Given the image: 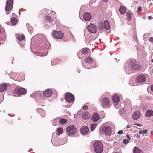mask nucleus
Returning a JSON list of instances; mask_svg holds the SVG:
<instances>
[{
	"label": "nucleus",
	"instance_id": "nucleus-5",
	"mask_svg": "<svg viewBox=\"0 0 153 153\" xmlns=\"http://www.w3.org/2000/svg\"><path fill=\"white\" fill-rule=\"evenodd\" d=\"M52 34L53 36L57 39H61L63 36V34L61 31H53Z\"/></svg>",
	"mask_w": 153,
	"mask_h": 153
},
{
	"label": "nucleus",
	"instance_id": "nucleus-9",
	"mask_svg": "<svg viewBox=\"0 0 153 153\" xmlns=\"http://www.w3.org/2000/svg\"><path fill=\"white\" fill-rule=\"evenodd\" d=\"M88 30L90 33H95L96 32L97 27L96 26L92 24H90L87 27Z\"/></svg>",
	"mask_w": 153,
	"mask_h": 153
},
{
	"label": "nucleus",
	"instance_id": "nucleus-3",
	"mask_svg": "<svg viewBox=\"0 0 153 153\" xmlns=\"http://www.w3.org/2000/svg\"><path fill=\"white\" fill-rule=\"evenodd\" d=\"M136 61L135 59L131 60L129 63V66L131 67V69L132 70H138L140 69V65L136 64Z\"/></svg>",
	"mask_w": 153,
	"mask_h": 153
},
{
	"label": "nucleus",
	"instance_id": "nucleus-12",
	"mask_svg": "<svg viewBox=\"0 0 153 153\" xmlns=\"http://www.w3.org/2000/svg\"><path fill=\"white\" fill-rule=\"evenodd\" d=\"M89 129L87 127L83 126L80 128L81 132L83 135H86L88 133Z\"/></svg>",
	"mask_w": 153,
	"mask_h": 153
},
{
	"label": "nucleus",
	"instance_id": "nucleus-43",
	"mask_svg": "<svg viewBox=\"0 0 153 153\" xmlns=\"http://www.w3.org/2000/svg\"><path fill=\"white\" fill-rule=\"evenodd\" d=\"M139 133L140 134H141L142 133V131H139Z\"/></svg>",
	"mask_w": 153,
	"mask_h": 153
},
{
	"label": "nucleus",
	"instance_id": "nucleus-40",
	"mask_svg": "<svg viewBox=\"0 0 153 153\" xmlns=\"http://www.w3.org/2000/svg\"><path fill=\"white\" fill-rule=\"evenodd\" d=\"M134 125H137V126H141V125L140 124H137V123H136V124H134Z\"/></svg>",
	"mask_w": 153,
	"mask_h": 153
},
{
	"label": "nucleus",
	"instance_id": "nucleus-45",
	"mask_svg": "<svg viewBox=\"0 0 153 153\" xmlns=\"http://www.w3.org/2000/svg\"><path fill=\"white\" fill-rule=\"evenodd\" d=\"M130 128L129 126V125H127L126 126V128L128 129Z\"/></svg>",
	"mask_w": 153,
	"mask_h": 153
},
{
	"label": "nucleus",
	"instance_id": "nucleus-44",
	"mask_svg": "<svg viewBox=\"0 0 153 153\" xmlns=\"http://www.w3.org/2000/svg\"><path fill=\"white\" fill-rule=\"evenodd\" d=\"M152 17L150 16H148V19H150L151 18H152Z\"/></svg>",
	"mask_w": 153,
	"mask_h": 153
},
{
	"label": "nucleus",
	"instance_id": "nucleus-34",
	"mask_svg": "<svg viewBox=\"0 0 153 153\" xmlns=\"http://www.w3.org/2000/svg\"><path fill=\"white\" fill-rule=\"evenodd\" d=\"M82 109L84 110H86L88 109V107L87 106L84 105L83 106Z\"/></svg>",
	"mask_w": 153,
	"mask_h": 153
},
{
	"label": "nucleus",
	"instance_id": "nucleus-15",
	"mask_svg": "<svg viewBox=\"0 0 153 153\" xmlns=\"http://www.w3.org/2000/svg\"><path fill=\"white\" fill-rule=\"evenodd\" d=\"M140 115L139 111H136L133 114L132 118L134 120H137L140 117Z\"/></svg>",
	"mask_w": 153,
	"mask_h": 153
},
{
	"label": "nucleus",
	"instance_id": "nucleus-52",
	"mask_svg": "<svg viewBox=\"0 0 153 153\" xmlns=\"http://www.w3.org/2000/svg\"><path fill=\"white\" fill-rule=\"evenodd\" d=\"M78 72L79 73H80V71H78Z\"/></svg>",
	"mask_w": 153,
	"mask_h": 153
},
{
	"label": "nucleus",
	"instance_id": "nucleus-41",
	"mask_svg": "<svg viewBox=\"0 0 153 153\" xmlns=\"http://www.w3.org/2000/svg\"><path fill=\"white\" fill-rule=\"evenodd\" d=\"M151 89L152 91L153 92V85L151 86Z\"/></svg>",
	"mask_w": 153,
	"mask_h": 153
},
{
	"label": "nucleus",
	"instance_id": "nucleus-8",
	"mask_svg": "<svg viewBox=\"0 0 153 153\" xmlns=\"http://www.w3.org/2000/svg\"><path fill=\"white\" fill-rule=\"evenodd\" d=\"M65 98L67 101L69 102H71L74 101V98L72 94L70 93H68L66 94Z\"/></svg>",
	"mask_w": 153,
	"mask_h": 153
},
{
	"label": "nucleus",
	"instance_id": "nucleus-14",
	"mask_svg": "<svg viewBox=\"0 0 153 153\" xmlns=\"http://www.w3.org/2000/svg\"><path fill=\"white\" fill-rule=\"evenodd\" d=\"M52 93L51 90L49 89L43 92V94L45 97H48L51 96Z\"/></svg>",
	"mask_w": 153,
	"mask_h": 153
},
{
	"label": "nucleus",
	"instance_id": "nucleus-36",
	"mask_svg": "<svg viewBox=\"0 0 153 153\" xmlns=\"http://www.w3.org/2000/svg\"><path fill=\"white\" fill-rule=\"evenodd\" d=\"M147 132V130L146 129H145V130L143 131H142V134H146Z\"/></svg>",
	"mask_w": 153,
	"mask_h": 153
},
{
	"label": "nucleus",
	"instance_id": "nucleus-25",
	"mask_svg": "<svg viewBox=\"0 0 153 153\" xmlns=\"http://www.w3.org/2000/svg\"><path fill=\"white\" fill-rule=\"evenodd\" d=\"M88 48H83L82 50V53L84 54H86L88 53Z\"/></svg>",
	"mask_w": 153,
	"mask_h": 153
},
{
	"label": "nucleus",
	"instance_id": "nucleus-48",
	"mask_svg": "<svg viewBox=\"0 0 153 153\" xmlns=\"http://www.w3.org/2000/svg\"><path fill=\"white\" fill-rule=\"evenodd\" d=\"M129 139H127V140H126V142H127V143H128V141H129Z\"/></svg>",
	"mask_w": 153,
	"mask_h": 153
},
{
	"label": "nucleus",
	"instance_id": "nucleus-49",
	"mask_svg": "<svg viewBox=\"0 0 153 153\" xmlns=\"http://www.w3.org/2000/svg\"><path fill=\"white\" fill-rule=\"evenodd\" d=\"M53 61L52 62H51V64H52V65H53Z\"/></svg>",
	"mask_w": 153,
	"mask_h": 153
},
{
	"label": "nucleus",
	"instance_id": "nucleus-16",
	"mask_svg": "<svg viewBox=\"0 0 153 153\" xmlns=\"http://www.w3.org/2000/svg\"><path fill=\"white\" fill-rule=\"evenodd\" d=\"M90 116V114L86 111L83 112L82 114V118L84 120H87L89 119Z\"/></svg>",
	"mask_w": 153,
	"mask_h": 153
},
{
	"label": "nucleus",
	"instance_id": "nucleus-33",
	"mask_svg": "<svg viewBox=\"0 0 153 153\" xmlns=\"http://www.w3.org/2000/svg\"><path fill=\"white\" fill-rule=\"evenodd\" d=\"M57 132L59 134V135L61 134L63 132V129L61 128H59L57 129Z\"/></svg>",
	"mask_w": 153,
	"mask_h": 153
},
{
	"label": "nucleus",
	"instance_id": "nucleus-27",
	"mask_svg": "<svg viewBox=\"0 0 153 153\" xmlns=\"http://www.w3.org/2000/svg\"><path fill=\"white\" fill-rule=\"evenodd\" d=\"M97 125V124L95 123H93L91 125V129L92 131L94 130Z\"/></svg>",
	"mask_w": 153,
	"mask_h": 153
},
{
	"label": "nucleus",
	"instance_id": "nucleus-6",
	"mask_svg": "<svg viewBox=\"0 0 153 153\" xmlns=\"http://www.w3.org/2000/svg\"><path fill=\"white\" fill-rule=\"evenodd\" d=\"M13 6V0H7L6 3L5 10L7 11H10Z\"/></svg>",
	"mask_w": 153,
	"mask_h": 153
},
{
	"label": "nucleus",
	"instance_id": "nucleus-32",
	"mask_svg": "<svg viewBox=\"0 0 153 153\" xmlns=\"http://www.w3.org/2000/svg\"><path fill=\"white\" fill-rule=\"evenodd\" d=\"M46 20L51 22L53 21V19L51 18V17L50 16H47L45 17Z\"/></svg>",
	"mask_w": 153,
	"mask_h": 153
},
{
	"label": "nucleus",
	"instance_id": "nucleus-35",
	"mask_svg": "<svg viewBox=\"0 0 153 153\" xmlns=\"http://www.w3.org/2000/svg\"><path fill=\"white\" fill-rule=\"evenodd\" d=\"M117 133L119 134H121L123 133V131L122 130H120L118 131Z\"/></svg>",
	"mask_w": 153,
	"mask_h": 153
},
{
	"label": "nucleus",
	"instance_id": "nucleus-51",
	"mask_svg": "<svg viewBox=\"0 0 153 153\" xmlns=\"http://www.w3.org/2000/svg\"><path fill=\"white\" fill-rule=\"evenodd\" d=\"M151 61H152V62H153V59H152L151 60Z\"/></svg>",
	"mask_w": 153,
	"mask_h": 153
},
{
	"label": "nucleus",
	"instance_id": "nucleus-30",
	"mask_svg": "<svg viewBox=\"0 0 153 153\" xmlns=\"http://www.w3.org/2000/svg\"><path fill=\"white\" fill-rule=\"evenodd\" d=\"M92 61V60L91 58L88 57L85 58V62L87 63H91Z\"/></svg>",
	"mask_w": 153,
	"mask_h": 153
},
{
	"label": "nucleus",
	"instance_id": "nucleus-11",
	"mask_svg": "<svg viewBox=\"0 0 153 153\" xmlns=\"http://www.w3.org/2000/svg\"><path fill=\"white\" fill-rule=\"evenodd\" d=\"M83 18L86 21H89L91 19L92 16L89 12H86L84 13Z\"/></svg>",
	"mask_w": 153,
	"mask_h": 153
},
{
	"label": "nucleus",
	"instance_id": "nucleus-53",
	"mask_svg": "<svg viewBox=\"0 0 153 153\" xmlns=\"http://www.w3.org/2000/svg\"><path fill=\"white\" fill-rule=\"evenodd\" d=\"M13 94H14V95H15V94H14V92L13 93Z\"/></svg>",
	"mask_w": 153,
	"mask_h": 153
},
{
	"label": "nucleus",
	"instance_id": "nucleus-38",
	"mask_svg": "<svg viewBox=\"0 0 153 153\" xmlns=\"http://www.w3.org/2000/svg\"><path fill=\"white\" fill-rule=\"evenodd\" d=\"M138 10L139 11H140L141 10V7H139L138 8Z\"/></svg>",
	"mask_w": 153,
	"mask_h": 153
},
{
	"label": "nucleus",
	"instance_id": "nucleus-31",
	"mask_svg": "<svg viewBox=\"0 0 153 153\" xmlns=\"http://www.w3.org/2000/svg\"><path fill=\"white\" fill-rule=\"evenodd\" d=\"M17 38L19 40H22L24 39L25 36L24 35H19L17 37Z\"/></svg>",
	"mask_w": 153,
	"mask_h": 153
},
{
	"label": "nucleus",
	"instance_id": "nucleus-20",
	"mask_svg": "<svg viewBox=\"0 0 153 153\" xmlns=\"http://www.w3.org/2000/svg\"><path fill=\"white\" fill-rule=\"evenodd\" d=\"M112 100L114 102L117 104L119 101L118 97L116 95H114L112 98Z\"/></svg>",
	"mask_w": 153,
	"mask_h": 153
},
{
	"label": "nucleus",
	"instance_id": "nucleus-26",
	"mask_svg": "<svg viewBox=\"0 0 153 153\" xmlns=\"http://www.w3.org/2000/svg\"><path fill=\"white\" fill-rule=\"evenodd\" d=\"M59 123L61 124H65L67 123V120L65 119L62 118L59 120Z\"/></svg>",
	"mask_w": 153,
	"mask_h": 153
},
{
	"label": "nucleus",
	"instance_id": "nucleus-2",
	"mask_svg": "<svg viewBox=\"0 0 153 153\" xmlns=\"http://www.w3.org/2000/svg\"><path fill=\"white\" fill-rule=\"evenodd\" d=\"M66 130L68 133L69 136L75 134L77 131V129L74 127V125H70L66 128Z\"/></svg>",
	"mask_w": 153,
	"mask_h": 153
},
{
	"label": "nucleus",
	"instance_id": "nucleus-23",
	"mask_svg": "<svg viewBox=\"0 0 153 153\" xmlns=\"http://www.w3.org/2000/svg\"><path fill=\"white\" fill-rule=\"evenodd\" d=\"M134 153H143V152L137 147H134L133 149Z\"/></svg>",
	"mask_w": 153,
	"mask_h": 153
},
{
	"label": "nucleus",
	"instance_id": "nucleus-18",
	"mask_svg": "<svg viewBox=\"0 0 153 153\" xmlns=\"http://www.w3.org/2000/svg\"><path fill=\"white\" fill-rule=\"evenodd\" d=\"M99 117L98 114L95 113L93 114L92 120L94 122H97L99 119Z\"/></svg>",
	"mask_w": 153,
	"mask_h": 153
},
{
	"label": "nucleus",
	"instance_id": "nucleus-42",
	"mask_svg": "<svg viewBox=\"0 0 153 153\" xmlns=\"http://www.w3.org/2000/svg\"><path fill=\"white\" fill-rule=\"evenodd\" d=\"M127 138H128L129 140H130V138L128 134H127L126 136Z\"/></svg>",
	"mask_w": 153,
	"mask_h": 153
},
{
	"label": "nucleus",
	"instance_id": "nucleus-10",
	"mask_svg": "<svg viewBox=\"0 0 153 153\" xmlns=\"http://www.w3.org/2000/svg\"><path fill=\"white\" fill-rule=\"evenodd\" d=\"M146 79L145 76L143 75H140L138 76L136 78V81L137 82L142 83L146 81Z\"/></svg>",
	"mask_w": 153,
	"mask_h": 153
},
{
	"label": "nucleus",
	"instance_id": "nucleus-39",
	"mask_svg": "<svg viewBox=\"0 0 153 153\" xmlns=\"http://www.w3.org/2000/svg\"><path fill=\"white\" fill-rule=\"evenodd\" d=\"M123 143H124V144H126V143H127V142H126V140L125 139H124L123 140Z\"/></svg>",
	"mask_w": 153,
	"mask_h": 153
},
{
	"label": "nucleus",
	"instance_id": "nucleus-4",
	"mask_svg": "<svg viewBox=\"0 0 153 153\" xmlns=\"http://www.w3.org/2000/svg\"><path fill=\"white\" fill-rule=\"evenodd\" d=\"M101 134L104 133L106 135H110L111 132V129L109 126H105L100 130Z\"/></svg>",
	"mask_w": 153,
	"mask_h": 153
},
{
	"label": "nucleus",
	"instance_id": "nucleus-47",
	"mask_svg": "<svg viewBox=\"0 0 153 153\" xmlns=\"http://www.w3.org/2000/svg\"><path fill=\"white\" fill-rule=\"evenodd\" d=\"M34 94H32L31 95H30V97H33V95Z\"/></svg>",
	"mask_w": 153,
	"mask_h": 153
},
{
	"label": "nucleus",
	"instance_id": "nucleus-7",
	"mask_svg": "<svg viewBox=\"0 0 153 153\" xmlns=\"http://www.w3.org/2000/svg\"><path fill=\"white\" fill-rule=\"evenodd\" d=\"M102 106L105 108H107L110 104L109 100L107 97H104L101 100Z\"/></svg>",
	"mask_w": 153,
	"mask_h": 153
},
{
	"label": "nucleus",
	"instance_id": "nucleus-29",
	"mask_svg": "<svg viewBox=\"0 0 153 153\" xmlns=\"http://www.w3.org/2000/svg\"><path fill=\"white\" fill-rule=\"evenodd\" d=\"M17 21L16 18L14 17H13L11 18V22L12 24H16L17 23Z\"/></svg>",
	"mask_w": 153,
	"mask_h": 153
},
{
	"label": "nucleus",
	"instance_id": "nucleus-17",
	"mask_svg": "<svg viewBox=\"0 0 153 153\" xmlns=\"http://www.w3.org/2000/svg\"><path fill=\"white\" fill-rule=\"evenodd\" d=\"M7 85L6 83H3L0 85V92H3L7 88Z\"/></svg>",
	"mask_w": 153,
	"mask_h": 153
},
{
	"label": "nucleus",
	"instance_id": "nucleus-37",
	"mask_svg": "<svg viewBox=\"0 0 153 153\" xmlns=\"http://www.w3.org/2000/svg\"><path fill=\"white\" fill-rule=\"evenodd\" d=\"M150 41L152 42H153V38L152 37H150L149 38Z\"/></svg>",
	"mask_w": 153,
	"mask_h": 153
},
{
	"label": "nucleus",
	"instance_id": "nucleus-46",
	"mask_svg": "<svg viewBox=\"0 0 153 153\" xmlns=\"http://www.w3.org/2000/svg\"><path fill=\"white\" fill-rule=\"evenodd\" d=\"M102 1L105 2H107L108 0H102Z\"/></svg>",
	"mask_w": 153,
	"mask_h": 153
},
{
	"label": "nucleus",
	"instance_id": "nucleus-28",
	"mask_svg": "<svg viewBox=\"0 0 153 153\" xmlns=\"http://www.w3.org/2000/svg\"><path fill=\"white\" fill-rule=\"evenodd\" d=\"M127 20L130 21L131 19V16L130 13L129 12H127L126 14Z\"/></svg>",
	"mask_w": 153,
	"mask_h": 153
},
{
	"label": "nucleus",
	"instance_id": "nucleus-21",
	"mask_svg": "<svg viewBox=\"0 0 153 153\" xmlns=\"http://www.w3.org/2000/svg\"><path fill=\"white\" fill-rule=\"evenodd\" d=\"M119 11L122 14H124L126 12V10L125 8L122 6H120L119 8Z\"/></svg>",
	"mask_w": 153,
	"mask_h": 153
},
{
	"label": "nucleus",
	"instance_id": "nucleus-13",
	"mask_svg": "<svg viewBox=\"0 0 153 153\" xmlns=\"http://www.w3.org/2000/svg\"><path fill=\"white\" fill-rule=\"evenodd\" d=\"M15 93L17 92V94L18 95H22L25 93L26 91L25 89L23 88H21L17 90H16V91H15Z\"/></svg>",
	"mask_w": 153,
	"mask_h": 153
},
{
	"label": "nucleus",
	"instance_id": "nucleus-24",
	"mask_svg": "<svg viewBox=\"0 0 153 153\" xmlns=\"http://www.w3.org/2000/svg\"><path fill=\"white\" fill-rule=\"evenodd\" d=\"M98 26L100 30H103L104 28L103 23H102V22H100L98 25Z\"/></svg>",
	"mask_w": 153,
	"mask_h": 153
},
{
	"label": "nucleus",
	"instance_id": "nucleus-50",
	"mask_svg": "<svg viewBox=\"0 0 153 153\" xmlns=\"http://www.w3.org/2000/svg\"><path fill=\"white\" fill-rule=\"evenodd\" d=\"M1 26L0 25V33L1 32Z\"/></svg>",
	"mask_w": 153,
	"mask_h": 153
},
{
	"label": "nucleus",
	"instance_id": "nucleus-1",
	"mask_svg": "<svg viewBox=\"0 0 153 153\" xmlns=\"http://www.w3.org/2000/svg\"><path fill=\"white\" fill-rule=\"evenodd\" d=\"M94 152L96 153H101L103 150V146L100 142H95L93 144Z\"/></svg>",
	"mask_w": 153,
	"mask_h": 153
},
{
	"label": "nucleus",
	"instance_id": "nucleus-22",
	"mask_svg": "<svg viewBox=\"0 0 153 153\" xmlns=\"http://www.w3.org/2000/svg\"><path fill=\"white\" fill-rule=\"evenodd\" d=\"M145 116L147 117H150L151 116H153V111L151 110H148L147 111Z\"/></svg>",
	"mask_w": 153,
	"mask_h": 153
},
{
	"label": "nucleus",
	"instance_id": "nucleus-19",
	"mask_svg": "<svg viewBox=\"0 0 153 153\" xmlns=\"http://www.w3.org/2000/svg\"><path fill=\"white\" fill-rule=\"evenodd\" d=\"M104 28L106 30H108L110 28V25L107 20H105L103 23Z\"/></svg>",
	"mask_w": 153,
	"mask_h": 153
}]
</instances>
